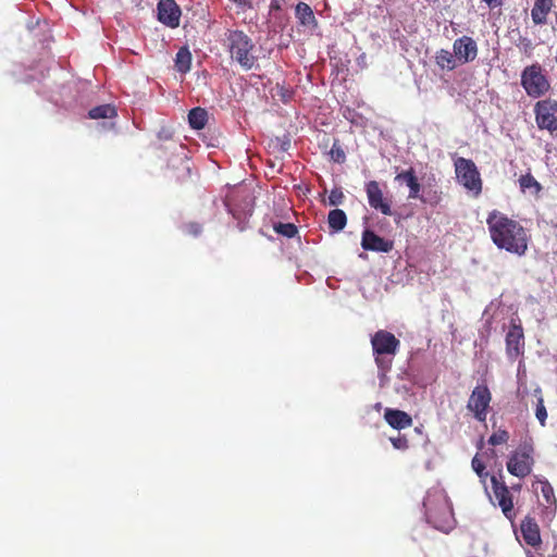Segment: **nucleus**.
<instances>
[{"label":"nucleus","instance_id":"obj_1","mask_svg":"<svg viewBox=\"0 0 557 557\" xmlns=\"http://www.w3.org/2000/svg\"><path fill=\"white\" fill-rule=\"evenodd\" d=\"M486 224L491 240L498 249L519 257L527 253L530 234L519 221L495 209L488 212Z\"/></svg>","mask_w":557,"mask_h":557},{"label":"nucleus","instance_id":"obj_2","mask_svg":"<svg viewBox=\"0 0 557 557\" xmlns=\"http://www.w3.org/2000/svg\"><path fill=\"white\" fill-rule=\"evenodd\" d=\"M225 46L232 61L236 62L243 70L250 71L257 66L258 58L255 54V44L243 30H228Z\"/></svg>","mask_w":557,"mask_h":557},{"label":"nucleus","instance_id":"obj_3","mask_svg":"<svg viewBox=\"0 0 557 557\" xmlns=\"http://www.w3.org/2000/svg\"><path fill=\"white\" fill-rule=\"evenodd\" d=\"M374 361L379 371L385 375L393 364V359L399 350L400 342L385 330H379L371 337Z\"/></svg>","mask_w":557,"mask_h":557},{"label":"nucleus","instance_id":"obj_4","mask_svg":"<svg viewBox=\"0 0 557 557\" xmlns=\"http://www.w3.org/2000/svg\"><path fill=\"white\" fill-rule=\"evenodd\" d=\"M520 84L531 98H541L552 88L549 77L543 66L535 62L525 66L520 75Z\"/></svg>","mask_w":557,"mask_h":557},{"label":"nucleus","instance_id":"obj_5","mask_svg":"<svg viewBox=\"0 0 557 557\" xmlns=\"http://www.w3.org/2000/svg\"><path fill=\"white\" fill-rule=\"evenodd\" d=\"M454 165L458 183L478 197L482 193L483 183L475 163L471 159L459 157Z\"/></svg>","mask_w":557,"mask_h":557},{"label":"nucleus","instance_id":"obj_6","mask_svg":"<svg viewBox=\"0 0 557 557\" xmlns=\"http://www.w3.org/2000/svg\"><path fill=\"white\" fill-rule=\"evenodd\" d=\"M534 449L530 444L520 445L513 450L507 461V470L511 475L520 479L527 478L533 469Z\"/></svg>","mask_w":557,"mask_h":557},{"label":"nucleus","instance_id":"obj_7","mask_svg":"<svg viewBox=\"0 0 557 557\" xmlns=\"http://www.w3.org/2000/svg\"><path fill=\"white\" fill-rule=\"evenodd\" d=\"M535 122L540 129L557 133V99L546 98L534 104Z\"/></svg>","mask_w":557,"mask_h":557},{"label":"nucleus","instance_id":"obj_8","mask_svg":"<svg viewBox=\"0 0 557 557\" xmlns=\"http://www.w3.org/2000/svg\"><path fill=\"white\" fill-rule=\"evenodd\" d=\"M491 400L492 394L487 385L479 384L473 388L467 408L473 413V417L478 421L485 422Z\"/></svg>","mask_w":557,"mask_h":557},{"label":"nucleus","instance_id":"obj_9","mask_svg":"<svg viewBox=\"0 0 557 557\" xmlns=\"http://www.w3.org/2000/svg\"><path fill=\"white\" fill-rule=\"evenodd\" d=\"M364 190L367 194L369 206L381 212L383 215H392V201L385 197L380 183L376 181H369L366 183Z\"/></svg>","mask_w":557,"mask_h":557},{"label":"nucleus","instance_id":"obj_10","mask_svg":"<svg viewBox=\"0 0 557 557\" xmlns=\"http://www.w3.org/2000/svg\"><path fill=\"white\" fill-rule=\"evenodd\" d=\"M492 487L495 499L500 507L504 516L512 521L516 518L512 495L508 486L503 481H498L496 476H492Z\"/></svg>","mask_w":557,"mask_h":557},{"label":"nucleus","instance_id":"obj_11","mask_svg":"<svg viewBox=\"0 0 557 557\" xmlns=\"http://www.w3.org/2000/svg\"><path fill=\"white\" fill-rule=\"evenodd\" d=\"M524 352V334L520 324L512 323L506 334V354L515 361Z\"/></svg>","mask_w":557,"mask_h":557},{"label":"nucleus","instance_id":"obj_12","mask_svg":"<svg viewBox=\"0 0 557 557\" xmlns=\"http://www.w3.org/2000/svg\"><path fill=\"white\" fill-rule=\"evenodd\" d=\"M158 20L170 28H176L180 25L182 15L181 8L175 0H160L157 5Z\"/></svg>","mask_w":557,"mask_h":557},{"label":"nucleus","instance_id":"obj_13","mask_svg":"<svg viewBox=\"0 0 557 557\" xmlns=\"http://www.w3.org/2000/svg\"><path fill=\"white\" fill-rule=\"evenodd\" d=\"M453 51L459 64H466L475 60L478 45L472 37L462 36L453 44Z\"/></svg>","mask_w":557,"mask_h":557},{"label":"nucleus","instance_id":"obj_14","mask_svg":"<svg viewBox=\"0 0 557 557\" xmlns=\"http://www.w3.org/2000/svg\"><path fill=\"white\" fill-rule=\"evenodd\" d=\"M361 247L370 251L389 252L394 247V243L379 236L371 230H364L361 238Z\"/></svg>","mask_w":557,"mask_h":557},{"label":"nucleus","instance_id":"obj_15","mask_svg":"<svg viewBox=\"0 0 557 557\" xmlns=\"http://www.w3.org/2000/svg\"><path fill=\"white\" fill-rule=\"evenodd\" d=\"M520 530L528 545L539 547L542 544L540 527L534 518L527 516L521 522Z\"/></svg>","mask_w":557,"mask_h":557},{"label":"nucleus","instance_id":"obj_16","mask_svg":"<svg viewBox=\"0 0 557 557\" xmlns=\"http://www.w3.org/2000/svg\"><path fill=\"white\" fill-rule=\"evenodd\" d=\"M397 182H404L409 188V199H419L421 196V184L418 181L416 171L413 168H409L406 171L398 173L395 177Z\"/></svg>","mask_w":557,"mask_h":557},{"label":"nucleus","instance_id":"obj_17","mask_svg":"<svg viewBox=\"0 0 557 557\" xmlns=\"http://www.w3.org/2000/svg\"><path fill=\"white\" fill-rule=\"evenodd\" d=\"M554 8V0H535L531 10V17L535 25L547 23V16Z\"/></svg>","mask_w":557,"mask_h":557},{"label":"nucleus","instance_id":"obj_18","mask_svg":"<svg viewBox=\"0 0 557 557\" xmlns=\"http://www.w3.org/2000/svg\"><path fill=\"white\" fill-rule=\"evenodd\" d=\"M386 422L394 429L401 430L411 426V417L401 410L386 409L384 413Z\"/></svg>","mask_w":557,"mask_h":557},{"label":"nucleus","instance_id":"obj_19","mask_svg":"<svg viewBox=\"0 0 557 557\" xmlns=\"http://www.w3.org/2000/svg\"><path fill=\"white\" fill-rule=\"evenodd\" d=\"M435 63L441 70L453 71L459 64L454 51L450 52L446 49H440L435 53Z\"/></svg>","mask_w":557,"mask_h":557},{"label":"nucleus","instance_id":"obj_20","mask_svg":"<svg viewBox=\"0 0 557 557\" xmlns=\"http://www.w3.org/2000/svg\"><path fill=\"white\" fill-rule=\"evenodd\" d=\"M519 187L522 193H528L535 197L542 191V185L531 173L523 174L519 177Z\"/></svg>","mask_w":557,"mask_h":557},{"label":"nucleus","instance_id":"obj_21","mask_svg":"<svg viewBox=\"0 0 557 557\" xmlns=\"http://www.w3.org/2000/svg\"><path fill=\"white\" fill-rule=\"evenodd\" d=\"M327 224L332 232L337 233L345 228L347 215L342 209H333L329 212Z\"/></svg>","mask_w":557,"mask_h":557},{"label":"nucleus","instance_id":"obj_22","mask_svg":"<svg viewBox=\"0 0 557 557\" xmlns=\"http://www.w3.org/2000/svg\"><path fill=\"white\" fill-rule=\"evenodd\" d=\"M188 122L191 128L202 129L208 122V113L202 108H194L188 113Z\"/></svg>","mask_w":557,"mask_h":557},{"label":"nucleus","instance_id":"obj_23","mask_svg":"<svg viewBox=\"0 0 557 557\" xmlns=\"http://www.w3.org/2000/svg\"><path fill=\"white\" fill-rule=\"evenodd\" d=\"M191 53L187 47H182L175 57V67L180 73H187L190 71Z\"/></svg>","mask_w":557,"mask_h":557},{"label":"nucleus","instance_id":"obj_24","mask_svg":"<svg viewBox=\"0 0 557 557\" xmlns=\"http://www.w3.org/2000/svg\"><path fill=\"white\" fill-rule=\"evenodd\" d=\"M295 15L301 25H310L315 23L312 9L305 2H299L295 9Z\"/></svg>","mask_w":557,"mask_h":557},{"label":"nucleus","instance_id":"obj_25","mask_svg":"<svg viewBox=\"0 0 557 557\" xmlns=\"http://www.w3.org/2000/svg\"><path fill=\"white\" fill-rule=\"evenodd\" d=\"M116 109L112 104H101L89 110L88 117L92 120L113 119L116 116Z\"/></svg>","mask_w":557,"mask_h":557},{"label":"nucleus","instance_id":"obj_26","mask_svg":"<svg viewBox=\"0 0 557 557\" xmlns=\"http://www.w3.org/2000/svg\"><path fill=\"white\" fill-rule=\"evenodd\" d=\"M166 143H171L173 146L176 145L173 140V133L170 129L162 127L157 133V140L153 143V146L156 149L162 150L166 149V146L164 145Z\"/></svg>","mask_w":557,"mask_h":557},{"label":"nucleus","instance_id":"obj_27","mask_svg":"<svg viewBox=\"0 0 557 557\" xmlns=\"http://www.w3.org/2000/svg\"><path fill=\"white\" fill-rule=\"evenodd\" d=\"M273 230L277 234H280L284 237H287V238H293L298 233L297 226L293 223L277 222V223H274Z\"/></svg>","mask_w":557,"mask_h":557},{"label":"nucleus","instance_id":"obj_28","mask_svg":"<svg viewBox=\"0 0 557 557\" xmlns=\"http://www.w3.org/2000/svg\"><path fill=\"white\" fill-rule=\"evenodd\" d=\"M441 199L442 197L440 191L430 189L424 190L418 200H420L422 203L435 207L440 203Z\"/></svg>","mask_w":557,"mask_h":557},{"label":"nucleus","instance_id":"obj_29","mask_svg":"<svg viewBox=\"0 0 557 557\" xmlns=\"http://www.w3.org/2000/svg\"><path fill=\"white\" fill-rule=\"evenodd\" d=\"M509 433L506 430H497L488 437V444L492 446H497L502 444H506L509 441Z\"/></svg>","mask_w":557,"mask_h":557},{"label":"nucleus","instance_id":"obj_30","mask_svg":"<svg viewBox=\"0 0 557 557\" xmlns=\"http://www.w3.org/2000/svg\"><path fill=\"white\" fill-rule=\"evenodd\" d=\"M536 392H539V394H541L540 389H537ZM535 416H536L539 422L541 423V425L544 426L546 423V419H547V411H546V408L544 405V399H543L542 395H540L537 397Z\"/></svg>","mask_w":557,"mask_h":557},{"label":"nucleus","instance_id":"obj_31","mask_svg":"<svg viewBox=\"0 0 557 557\" xmlns=\"http://www.w3.org/2000/svg\"><path fill=\"white\" fill-rule=\"evenodd\" d=\"M275 96L278 97L280 100H282L284 103H287L293 99L294 91L290 88L277 84L275 87Z\"/></svg>","mask_w":557,"mask_h":557},{"label":"nucleus","instance_id":"obj_32","mask_svg":"<svg viewBox=\"0 0 557 557\" xmlns=\"http://www.w3.org/2000/svg\"><path fill=\"white\" fill-rule=\"evenodd\" d=\"M331 159L336 163H344L346 160V154L343 150V148L337 144L334 143L331 150H330Z\"/></svg>","mask_w":557,"mask_h":557},{"label":"nucleus","instance_id":"obj_33","mask_svg":"<svg viewBox=\"0 0 557 557\" xmlns=\"http://www.w3.org/2000/svg\"><path fill=\"white\" fill-rule=\"evenodd\" d=\"M541 493L547 504L556 503L553 486L547 481L541 482Z\"/></svg>","mask_w":557,"mask_h":557},{"label":"nucleus","instance_id":"obj_34","mask_svg":"<svg viewBox=\"0 0 557 557\" xmlns=\"http://www.w3.org/2000/svg\"><path fill=\"white\" fill-rule=\"evenodd\" d=\"M471 466L473 471L480 476L484 478L487 475V472H485V465L484 462L475 455L471 461Z\"/></svg>","mask_w":557,"mask_h":557},{"label":"nucleus","instance_id":"obj_35","mask_svg":"<svg viewBox=\"0 0 557 557\" xmlns=\"http://www.w3.org/2000/svg\"><path fill=\"white\" fill-rule=\"evenodd\" d=\"M391 442L394 448L399 450H406L409 447V442L406 436L398 435L397 437H391Z\"/></svg>","mask_w":557,"mask_h":557},{"label":"nucleus","instance_id":"obj_36","mask_svg":"<svg viewBox=\"0 0 557 557\" xmlns=\"http://www.w3.org/2000/svg\"><path fill=\"white\" fill-rule=\"evenodd\" d=\"M344 195L339 189H333L329 196V202L331 206H337L343 202Z\"/></svg>","mask_w":557,"mask_h":557},{"label":"nucleus","instance_id":"obj_37","mask_svg":"<svg viewBox=\"0 0 557 557\" xmlns=\"http://www.w3.org/2000/svg\"><path fill=\"white\" fill-rule=\"evenodd\" d=\"M202 231V227L199 223L197 222H189L185 225V232L189 235H193V236H198L200 235Z\"/></svg>","mask_w":557,"mask_h":557},{"label":"nucleus","instance_id":"obj_38","mask_svg":"<svg viewBox=\"0 0 557 557\" xmlns=\"http://www.w3.org/2000/svg\"><path fill=\"white\" fill-rule=\"evenodd\" d=\"M231 1L236 4V7L238 9L237 13L246 12L247 10L252 9L251 0H231Z\"/></svg>","mask_w":557,"mask_h":557},{"label":"nucleus","instance_id":"obj_39","mask_svg":"<svg viewBox=\"0 0 557 557\" xmlns=\"http://www.w3.org/2000/svg\"><path fill=\"white\" fill-rule=\"evenodd\" d=\"M486 3L490 9L498 8L503 4V0H481Z\"/></svg>","mask_w":557,"mask_h":557},{"label":"nucleus","instance_id":"obj_40","mask_svg":"<svg viewBox=\"0 0 557 557\" xmlns=\"http://www.w3.org/2000/svg\"><path fill=\"white\" fill-rule=\"evenodd\" d=\"M522 44L524 46V49H529L532 47L531 40H529L528 38H523Z\"/></svg>","mask_w":557,"mask_h":557},{"label":"nucleus","instance_id":"obj_41","mask_svg":"<svg viewBox=\"0 0 557 557\" xmlns=\"http://www.w3.org/2000/svg\"><path fill=\"white\" fill-rule=\"evenodd\" d=\"M271 9H280V4L276 0L271 2Z\"/></svg>","mask_w":557,"mask_h":557}]
</instances>
